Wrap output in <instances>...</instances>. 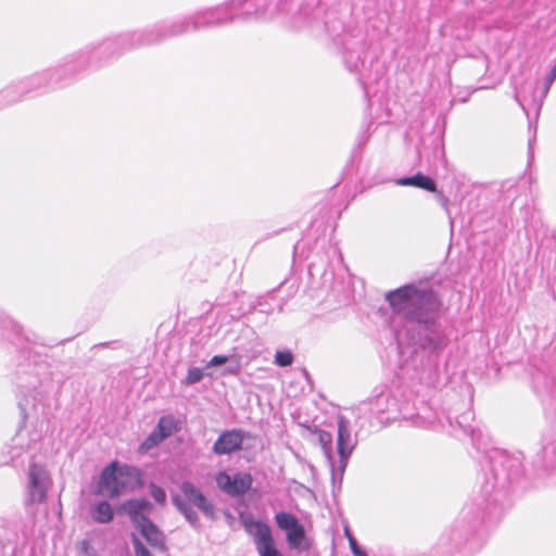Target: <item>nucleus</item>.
I'll return each instance as SVG.
<instances>
[{
	"instance_id": "1",
	"label": "nucleus",
	"mask_w": 556,
	"mask_h": 556,
	"mask_svg": "<svg viewBox=\"0 0 556 556\" xmlns=\"http://www.w3.org/2000/svg\"><path fill=\"white\" fill-rule=\"evenodd\" d=\"M394 314L404 318L407 330H416L414 344L430 352L442 351L448 342L442 327L437 323L440 306L437 294L422 285H405L386 294Z\"/></svg>"
},
{
	"instance_id": "2",
	"label": "nucleus",
	"mask_w": 556,
	"mask_h": 556,
	"mask_svg": "<svg viewBox=\"0 0 556 556\" xmlns=\"http://www.w3.org/2000/svg\"><path fill=\"white\" fill-rule=\"evenodd\" d=\"M251 7L247 1L231 0L222 7L207 9L188 18L175 22L168 27L135 31L119 39L118 45L122 46L119 52L155 45L168 37L178 36L189 30H198L201 27L217 26L236 18L245 20L251 15Z\"/></svg>"
},
{
	"instance_id": "3",
	"label": "nucleus",
	"mask_w": 556,
	"mask_h": 556,
	"mask_svg": "<svg viewBox=\"0 0 556 556\" xmlns=\"http://www.w3.org/2000/svg\"><path fill=\"white\" fill-rule=\"evenodd\" d=\"M141 483V473L137 468L112 463L101 473L99 490L113 498L125 491L135 490Z\"/></svg>"
},
{
	"instance_id": "4",
	"label": "nucleus",
	"mask_w": 556,
	"mask_h": 556,
	"mask_svg": "<svg viewBox=\"0 0 556 556\" xmlns=\"http://www.w3.org/2000/svg\"><path fill=\"white\" fill-rule=\"evenodd\" d=\"M122 509L151 546L164 549V535L148 517L152 510L150 502L143 498L129 500L122 505Z\"/></svg>"
},
{
	"instance_id": "5",
	"label": "nucleus",
	"mask_w": 556,
	"mask_h": 556,
	"mask_svg": "<svg viewBox=\"0 0 556 556\" xmlns=\"http://www.w3.org/2000/svg\"><path fill=\"white\" fill-rule=\"evenodd\" d=\"M180 490L182 497L176 495L173 497V502L193 528H199V518L198 514L191 508V505L198 507L207 517L214 516L213 505L192 483L184 482Z\"/></svg>"
},
{
	"instance_id": "6",
	"label": "nucleus",
	"mask_w": 556,
	"mask_h": 556,
	"mask_svg": "<svg viewBox=\"0 0 556 556\" xmlns=\"http://www.w3.org/2000/svg\"><path fill=\"white\" fill-rule=\"evenodd\" d=\"M54 71H46L35 74L17 84L8 86L0 92V99L4 104H13L21 101L28 92L41 89L50 85Z\"/></svg>"
},
{
	"instance_id": "7",
	"label": "nucleus",
	"mask_w": 556,
	"mask_h": 556,
	"mask_svg": "<svg viewBox=\"0 0 556 556\" xmlns=\"http://www.w3.org/2000/svg\"><path fill=\"white\" fill-rule=\"evenodd\" d=\"M245 531L252 536L258 556H283L276 547L270 528L263 521L247 518Z\"/></svg>"
},
{
	"instance_id": "8",
	"label": "nucleus",
	"mask_w": 556,
	"mask_h": 556,
	"mask_svg": "<svg viewBox=\"0 0 556 556\" xmlns=\"http://www.w3.org/2000/svg\"><path fill=\"white\" fill-rule=\"evenodd\" d=\"M51 486V479L47 469L38 464H31L28 469V480L26 488V505L42 503L48 490Z\"/></svg>"
},
{
	"instance_id": "9",
	"label": "nucleus",
	"mask_w": 556,
	"mask_h": 556,
	"mask_svg": "<svg viewBox=\"0 0 556 556\" xmlns=\"http://www.w3.org/2000/svg\"><path fill=\"white\" fill-rule=\"evenodd\" d=\"M355 447V442L352 439L349 421L345 417L340 416L338 419V441L337 451L339 454L338 471L343 472L349 457Z\"/></svg>"
},
{
	"instance_id": "10",
	"label": "nucleus",
	"mask_w": 556,
	"mask_h": 556,
	"mask_svg": "<svg viewBox=\"0 0 556 556\" xmlns=\"http://www.w3.org/2000/svg\"><path fill=\"white\" fill-rule=\"evenodd\" d=\"M216 483L218 488L227 494L240 495L251 488L252 477L248 472H237L231 476L223 471L217 475Z\"/></svg>"
},
{
	"instance_id": "11",
	"label": "nucleus",
	"mask_w": 556,
	"mask_h": 556,
	"mask_svg": "<svg viewBox=\"0 0 556 556\" xmlns=\"http://www.w3.org/2000/svg\"><path fill=\"white\" fill-rule=\"evenodd\" d=\"M247 432L241 429L226 430L219 434L213 445L216 455H228L241 450Z\"/></svg>"
},
{
	"instance_id": "12",
	"label": "nucleus",
	"mask_w": 556,
	"mask_h": 556,
	"mask_svg": "<svg viewBox=\"0 0 556 556\" xmlns=\"http://www.w3.org/2000/svg\"><path fill=\"white\" fill-rule=\"evenodd\" d=\"M40 439L39 433H34L31 438L27 439V433L25 430L17 431L16 435L12 440V445L10 446L11 460L14 462L22 455L24 451H30L33 446H35Z\"/></svg>"
},
{
	"instance_id": "13",
	"label": "nucleus",
	"mask_w": 556,
	"mask_h": 556,
	"mask_svg": "<svg viewBox=\"0 0 556 556\" xmlns=\"http://www.w3.org/2000/svg\"><path fill=\"white\" fill-rule=\"evenodd\" d=\"M397 186H413L430 192L437 191L435 182L428 176L417 173L410 177H403L395 180Z\"/></svg>"
},
{
	"instance_id": "14",
	"label": "nucleus",
	"mask_w": 556,
	"mask_h": 556,
	"mask_svg": "<svg viewBox=\"0 0 556 556\" xmlns=\"http://www.w3.org/2000/svg\"><path fill=\"white\" fill-rule=\"evenodd\" d=\"M90 514L92 519L100 523H108L114 517L112 506L106 501H101L92 505Z\"/></svg>"
},
{
	"instance_id": "15",
	"label": "nucleus",
	"mask_w": 556,
	"mask_h": 556,
	"mask_svg": "<svg viewBox=\"0 0 556 556\" xmlns=\"http://www.w3.org/2000/svg\"><path fill=\"white\" fill-rule=\"evenodd\" d=\"M318 441L324 452V455L332 471L336 470V464L332 453V435L331 433L320 430L318 432Z\"/></svg>"
},
{
	"instance_id": "16",
	"label": "nucleus",
	"mask_w": 556,
	"mask_h": 556,
	"mask_svg": "<svg viewBox=\"0 0 556 556\" xmlns=\"http://www.w3.org/2000/svg\"><path fill=\"white\" fill-rule=\"evenodd\" d=\"M286 539L291 548L300 549L302 548V543L305 540V530L304 527L299 523L293 529L289 530L286 533Z\"/></svg>"
},
{
	"instance_id": "17",
	"label": "nucleus",
	"mask_w": 556,
	"mask_h": 556,
	"mask_svg": "<svg viewBox=\"0 0 556 556\" xmlns=\"http://www.w3.org/2000/svg\"><path fill=\"white\" fill-rule=\"evenodd\" d=\"M275 521L277 527L286 531V533L300 523V521L292 514L285 511L276 514Z\"/></svg>"
},
{
	"instance_id": "18",
	"label": "nucleus",
	"mask_w": 556,
	"mask_h": 556,
	"mask_svg": "<svg viewBox=\"0 0 556 556\" xmlns=\"http://www.w3.org/2000/svg\"><path fill=\"white\" fill-rule=\"evenodd\" d=\"M165 440L164 434H162L160 431L154 429L147 439L140 444V452L146 453L150 451L151 448L157 446L160 443H162Z\"/></svg>"
},
{
	"instance_id": "19",
	"label": "nucleus",
	"mask_w": 556,
	"mask_h": 556,
	"mask_svg": "<svg viewBox=\"0 0 556 556\" xmlns=\"http://www.w3.org/2000/svg\"><path fill=\"white\" fill-rule=\"evenodd\" d=\"M155 429L157 431H160L162 434H164L165 439L168 438L176 430L174 417H172V416L161 417Z\"/></svg>"
},
{
	"instance_id": "20",
	"label": "nucleus",
	"mask_w": 556,
	"mask_h": 556,
	"mask_svg": "<svg viewBox=\"0 0 556 556\" xmlns=\"http://www.w3.org/2000/svg\"><path fill=\"white\" fill-rule=\"evenodd\" d=\"M396 402L394 399H390L388 395L386 394H381L379 395L376 401H375V406H376V409L375 412L376 413H381L383 410H390L391 409V406H395Z\"/></svg>"
},
{
	"instance_id": "21",
	"label": "nucleus",
	"mask_w": 556,
	"mask_h": 556,
	"mask_svg": "<svg viewBox=\"0 0 556 556\" xmlns=\"http://www.w3.org/2000/svg\"><path fill=\"white\" fill-rule=\"evenodd\" d=\"M293 359V354L290 351H277L275 354V364L280 367L290 366Z\"/></svg>"
},
{
	"instance_id": "22",
	"label": "nucleus",
	"mask_w": 556,
	"mask_h": 556,
	"mask_svg": "<svg viewBox=\"0 0 556 556\" xmlns=\"http://www.w3.org/2000/svg\"><path fill=\"white\" fill-rule=\"evenodd\" d=\"M204 374L201 368L193 367L188 370L187 377H186V383L187 384H194L202 380Z\"/></svg>"
},
{
	"instance_id": "23",
	"label": "nucleus",
	"mask_w": 556,
	"mask_h": 556,
	"mask_svg": "<svg viewBox=\"0 0 556 556\" xmlns=\"http://www.w3.org/2000/svg\"><path fill=\"white\" fill-rule=\"evenodd\" d=\"M150 494L153 497V500L159 504H164L166 501V493L164 489L154 483H151L150 485Z\"/></svg>"
},
{
	"instance_id": "24",
	"label": "nucleus",
	"mask_w": 556,
	"mask_h": 556,
	"mask_svg": "<svg viewBox=\"0 0 556 556\" xmlns=\"http://www.w3.org/2000/svg\"><path fill=\"white\" fill-rule=\"evenodd\" d=\"M350 548L354 556H367V554L358 546L356 540L353 538V535L349 532V530H345Z\"/></svg>"
},
{
	"instance_id": "25",
	"label": "nucleus",
	"mask_w": 556,
	"mask_h": 556,
	"mask_svg": "<svg viewBox=\"0 0 556 556\" xmlns=\"http://www.w3.org/2000/svg\"><path fill=\"white\" fill-rule=\"evenodd\" d=\"M132 544L136 556H152L148 548L142 544V542L136 536L132 535Z\"/></svg>"
},
{
	"instance_id": "26",
	"label": "nucleus",
	"mask_w": 556,
	"mask_h": 556,
	"mask_svg": "<svg viewBox=\"0 0 556 556\" xmlns=\"http://www.w3.org/2000/svg\"><path fill=\"white\" fill-rule=\"evenodd\" d=\"M556 79V64L552 67L549 73L546 75L544 79V89H543V97L547 94L549 91L551 86L553 85L554 80Z\"/></svg>"
},
{
	"instance_id": "27",
	"label": "nucleus",
	"mask_w": 556,
	"mask_h": 556,
	"mask_svg": "<svg viewBox=\"0 0 556 556\" xmlns=\"http://www.w3.org/2000/svg\"><path fill=\"white\" fill-rule=\"evenodd\" d=\"M228 362V356L226 355H215L207 363L206 367H215L226 364Z\"/></svg>"
},
{
	"instance_id": "28",
	"label": "nucleus",
	"mask_w": 556,
	"mask_h": 556,
	"mask_svg": "<svg viewBox=\"0 0 556 556\" xmlns=\"http://www.w3.org/2000/svg\"><path fill=\"white\" fill-rule=\"evenodd\" d=\"M402 418L405 419V420H412L413 424L416 425V426H425V422H424L422 418L419 417V416H416V417L410 416V417H408L406 415H403Z\"/></svg>"
},
{
	"instance_id": "29",
	"label": "nucleus",
	"mask_w": 556,
	"mask_h": 556,
	"mask_svg": "<svg viewBox=\"0 0 556 556\" xmlns=\"http://www.w3.org/2000/svg\"><path fill=\"white\" fill-rule=\"evenodd\" d=\"M81 548L87 556H92V554L89 552V543L87 541L81 542Z\"/></svg>"
},
{
	"instance_id": "30",
	"label": "nucleus",
	"mask_w": 556,
	"mask_h": 556,
	"mask_svg": "<svg viewBox=\"0 0 556 556\" xmlns=\"http://www.w3.org/2000/svg\"><path fill=\"white\" fill-rule=\"evenodd\" d=\"M238 371H239V366H238V365H236V366H230V367H228V368L226 369V372H227V374H232V375L237 374Z\"/></svg>"
},
{
	"instance_id": "31",
	"label": "nucleus",
	"mask_w": 556,
	"mask_h": 556,
	"mask_svg": "<svg viewBox=\"0 0 556 556\" xmlns=\"http://www.w3.org/2000/svg\"><path fill=\"white\" fill-rule=\"evenodd\" d=\"M515 99H516V101L518 102V104L520 105V108H521L523 111H526L525 105H523V103L521 102V100L519 99L518 93H515Z\"/></svg>"
},
{
	"instance_id": "32",
	"label": "nucleus",
	"mask_w": 556,
	"mask_h": 556,
	"mask_svg": "<svg viewBox=\"0 0 556 556\" xmlns=\"http://www.w3.org/2000/svg\"><path fill=\"white\" fill-rule=\"evenodd\" d=\"M441 202H442V205H444V206H445V205H446L447 200H446L444 197H441Z\"/></svg>"
},
{
	"instance_id": "33",
	"label": "nucleus",
	"mask_w": 556,
	"mask_h": 556,
	"mask_svg": "<svg viewBox=\"0 0 556 556\" xmlns=\"http://www.w3.org/2000/svg\"><path fill=\"white\" fill-rule=\"evenodd\" d=\"M402 337H403V332L402 331H399L397 333V340L401 341L402 340Z\"/></svg>"
}]
</instances>
